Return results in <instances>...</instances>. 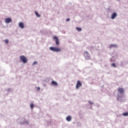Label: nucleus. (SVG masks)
<instances>
[{"instance_id":"7ed1b4c3","label":"nucleus","mask_w":128,"mask_h":128,"mask_svg":"<svg viewBox=\"0 0 128 128\" xmlns=\"http://www.w3.org/2000/svg\"><path fill=\"white\" fill-rule=\"evenodd\" d=\"M84 56L86 60H90V54L86 51L84 52Z\"/></svg>"},{"instance_id":"2eb2a0df","label":"nucleus","mask_w":128,"mask_h":128,"mask_svg":"<svg viewBox=\"0 0 128 128\" xmlns=\"http://www.w3.org/2000/svg\"><path fill=\"white\" fill-rule=\"evenodd\" d=\"M122 116H128V112H124V113L122 114Z\"/></svg>"},{"instance_id":"9d476101","label":"nucleus","mask_w":128,"mask_h":128,"mask_svg":"<svg viewBox=\"0 0 128 128\" xmlns=\"http://www.w3.org/2000/svg\"><path fill=\"white\" fill-rule=\"evenodd\" d=\"M52 84L53 86H58V82H56L54 81V80L52 82Z\"/></svg>"},{"instance_id":"39448f33","label":"nucleus","mask_w":128,"mask_h":128,"mask_svg":"<svg viewBox=\"0 0 128 128\" xmlns=\"http://www.w3.org/2000/svg\"><path fill=\"white\" fill-rule=\"evenodd\" d=\"M53 40H56V44H57V46H58L60 44V40H58V38L56 36H54L53 37Z\"/></svg>"},{"instance_id":"1a4fd4ad","label":"nucleus","mask_w":128,"mask_h":128,"mask_svg":"<svg viewBox=\"0 0 128 128\" xmlns=\"http://www.w3.org/2000/svg\"><path fill=\"white\" fill-rule=\"evenodd\" d=\"M18 25L21 28H24V24L22 22H20Z\"/></svg>"},{"instance_id":"f257e3e1","label":"nucleus","mask_w":128,"mask_h":128,"mask_svg":"<svg viewBox=\"0 0 128 128\" xmlns=\"http://www.w3.org/2000/svg\"><path fill=\"white\" fill-rule=\"evenodd\" d=\"M50 50H52V52H62V50L58 47H50Z\"/></svg>"},{"instance_id":"4be33fe9","label":"nucleus","mask_w":128,"mask_h":128,"mask_svg":"<svg viewBox=\"0 0 128 128\" xmlns=\"http://www.w3.org/2000/svg\"><path fill=\"white\" fill-rule=\"evenodd\" d=\"M88 102H89V104H94V102H91L90 101H88Z\"/></svg>"},{"instance_id":"5701e85b","label":"nucleus","mask_w":128,"mask_h":128,"mask_svg":"<svg viewBox=\"0 0 128 128\" xmlns=\"http://www.w3.org/2000/svg\"><path fill=\"white\" fill-rule=\"evenodd\" d=\"M36 90H40V87H37V88H36Z\"/></svg>"},{"instance_id":"f8f14e48","label":"nucleus","mask_w":128,"mask_h":128,"mask_svg":"<svg viewBox=\"0 0 128 128\" xmlns=\"http://www.w3.org/2000/svg\"><path fill=\"white\" fill-rule=\"evenodd\" d=\"M116 46H118L116 44H111L109 46V48H116Z\"/></svg>"},{"instance_id":"f3484780","label":"nucleus","mask_w":128,"mask_h":128,"mask_svg":"<svg viewBox=\"0 0 128 128\" xmlns=\"http://www.w3.org/2000/svg\"><path fill=\"white\" fill-rule=\"evenodd\" d=\"M112 66H114V68H116V64H114V63L112 64Z\"/></svg>"},{"instance_id":"f03ea898","label":"nucleus","mask_w":128,"mask_h":128,"mask_svg":"<svg viewBox=\"0 0 128 128\" xmlns=\"http://www.w3.org/2000/svg\"><path fill=\"white\" fill-rule=\"evenodd\" d=\"M20 60L22 62L23 64H26L28 62V58L24 56H20Z\"/></svg>"},{"instance_id":"6e6552de","label":"nucleus","mask_w":128,"mask_h":128,"mask_svg":"<svg viewBox=\"0 0 128 128\" xmlns=\"http://www.w3.org/2000/svg\"><path fill=\"white\" fill-rule=\"evenodd\" d=\"M116 16H118V14L116 12H114L111 16V18L112 20H114Z\"/></svg>"},{"instance_id":"a211bd4d","label":"nucleus","mask_w":128,"mask_h":128,"mask_svg":"<svg viewBox=\"0 0 128 128\" xmlns=\"http://www.w3.org/2000/svg\"><path fill=\"white\" fill-rule=\"evenodd\" d=\"M4 42L6 44H8V40L6 39L4 40Z\"/></svg>"},{"instance_id":"aec40b11","label":"nucleus","mask_w":128,"mask_h":128,"mask_svg":"<svg viewBox=\"0 0 128 128\" xmlns=\"http://www.w3.org/2000/svg\"><path fill=\"white\" fill-rule=\"evenodd\" d=\"M38 64V62L36 61H34L33 64H32V65L33 66H34V64Z\"/></svg>"},{"instance_id":"20e7f679","label":"nucleus","mask_w":128,"mask_h":128,"mask_svg":"<svg viewBox=\"0 0 128 128\" xmlns=\"http://www.w3.org/2000/svg\"><path fill=\"white\" fill-rule=\"evenodd\" d=\"M118 92L120 94H124V88H118Z\"/></svg>"},{"instance_id":"4468645a","label":"nucleus","mask_w":128,"mask_h":128,"mask_svg":"<svg viewBox=\"0 0 128 128\" xmlns=\"http://www.w3.org/2000/svg\"><path fill=\"white\" fill-rule=\"evenodd\" d=\"M76 30H77L78 32H82V28H80L76 27Z\"/></svg>"},{"instance_id":"9b49d317","label":"nucleus","mask_w":128,"mask_h":128,"mask_svg":"<svg viewBox=\"0 0 128 128\" xmlns=\"http://www.w3.org/2000/svg\"><path fill=\"white\" fill-rule=\"evenodd\" d=\"M66 120L67 122H71L72 121V116H68L66 118Z\"/></svg>"},{"instance_id":"dca6fc26","label":"nucleus","mask_w":128,"mask_h":128,"mask_svg":"<svg viewBox=\"0 0 128 128\" xmlns=\"http://www.w3.org/2000/svg\"><path fill=\"white\" fill-rule=\"evenodd\" d=\"M120 98H122L121 96H117V100H120Z\"/></svg>"},{"instance_id":"423d86ee","label":"nucleus","mask_w":128,"mask_h":128,"mask_svg":"<svg viewBox=\"0 0 128 128\" xmlns=\"http://www.w3.org/2000/svg\"><path fill=\"white\" fill-rule=\"evenodd\" d=\"M82 82H80V80H78L77 84L76 86V88H80V86H82Z\"/></svg>"},{"instance_id":"412c9836","label":"nucleus","mask_w":128,"mask_h":128,"mask_svg":"<svg viewBox=\"0 0 128 128\" xmlns=\"http://www.w3.org/2000/svg\"><path fill=\"white\" fill-rule=\"evenodd\" d=\"M66 22H70V18H67L66 19Z\"/></svg>"},{"instance_id":"0eeeda50","label":"nucleus","mask_w":128,"mask_h":128,"mask_svg":"<svg viewBox=\"0 0 128 128\" xmlns=\"http://www.w3.org/2000/svg\"><path fill=\"white\" fill-rule=\"evenodd\" d=\"M12 22V18H6L5 19V22L6 24H10V22Z\"/></svg>"},{"instance_id":"6ab92c4d","label":"nucleus","mask_w":128,"mask_h":128,"mask_svg":"<svg viewBox=\"0 0 128 128\" xmlns=\"http://www.w3.org/2000/svg\"><path fill=\"white\" fill-rule=\"evenodd\" d=\"M30 106L32 110V108H34V104H31L30 105Z\"/></svg>"},{"instance_id":"ddd939ff","label":"nucleus","mask_w":128,"mask_h":128,"mask_svg":"<svg viewBox=\"0 0 128 128\" xmlns=\"http://www.w3.org/2000/svg\"><path fill=\"white\" fill-rule=\"evenodd\" d=\"M35 14H36V16L38 17V18H40V15L38 14V12H36V11H35Z\"/></svg>"}]
</instances>
